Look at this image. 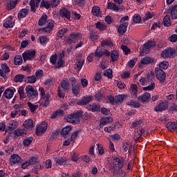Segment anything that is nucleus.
Here are the masks:
<instances>
[{"label":"nucleus","mask_w":177,"mask_h":177,"mask_svg":"<svg viewBox=\"0 0 177 177\" xmlns=\"http://www.w3.org/2000/svg\"><path fill=\"white\" fill-rule=\"evenodd\" d=\"M124 164H125V159L121 156H114L113 160L107 163V167L113 175H118V172L122 169Z\"/></svg>","instance_id":"obj_1"},{"label":"nucleus","mask_w":177,"mask_h":177,"mask_svg":"<svg viewBox=\"0 0 177 177\" xmlns=\"http://www.w3.org/2000/svg\"><path fill=\"white\" fill-rule=\"evenodd\" d=\"M40 95V106L41 107H48L50 104V93L44 87L39 88Z\"/></svg>","instance_id":"obj_2"},{"label":"nucleus","mask_w":177,"mask_h":177,"mask_svg":"<svg viewBox=\"0 0 177 177\" xmlns=\"http://www.w3.org/2000/svg\"><path fill=\"white\" fill-rule=\"evenodd\" d=\"M82 114H84L83 111H77L65 118V120L66 122H70L71 124H78L80 122V117L81 118H85Z\"/></svg>","instance_id":"obj_3"},{"label":"nucleus","mask_w":177,"mask_h":177,"mask_svg":"<svg viewBox=\"0 0 177 177\" xmlns=\"http://www.w3.org/2000/svg\"><path fill=\"white\" fill-rule=\"evenodd\" d=\"M69 81L72 86V93H73L75 96H78V95H80V92H81V84H80L75 77H73L69 78Z\"/></svg>","instance_id":"obj_4"},{"label":"nucleus","mask_w":177,"mask_h":177,"mask_svg":"<svg viewBox=\"0 0 177 177\" xmlns=\"http://www.w3.org/2000/svg\"><path fill=\"white\" fill-rule=\"evenodd\" d=\"M155 74L157 80H159L161 85H165L167 84V74H165L164 71L160 69L159 68H156Z\"/></svg>","instance_id":"obj_5"},{"label":"nucleus","mask_w":177,"mask_h":177,"mask_svg":"<svg viewBox=\"0 0 177 177\" xmlns=\"http://www.w3.org/2000/svg\"><path fill=\"white\" fill-rule=\"evenodd\" d=\"M25 91L29 100H32V99H35L38 96V91L31 85L26 86Z\"/></svg>","instance_id":"obj_6"},{"label":"nucleus","mask_w":177,"mask_h":177,"mask_svg":"<svg viewBox=\"0 0 177 177\" xmlns=\"http://www.w3.org/2000/svg\"><path fill=\"white\" fill-rule=\"evenodd\" d=\"M153 46H156V42L154 41H151L145 44L143 48H142L140 52V56H145V55H147Z\"/></svg>","instance_id":"obj_7"},{"label":"nucleus","mask_w":177,"mask_h":177,"mask_svg":"<svg viewBox=\"0 0 177 177\" xmlns=\"http://www.w3.org/2000/svg\"><path fill=\"white\" fill-rule=\"evenodd\" d=\"M82 36L80 33H72L69 35V37L66 39V42L71 45V44H75L78 41V39H81Z\"/></svg>","instance_id":"obj_8"},{"label":"nucleus","mask_w":177,"mask_h":177,"mask_svg":"<svg viewBox=\"0 0 177 177\" xmlns=\"http://www.w3.org/2000/svg\"><path fill=\"white\" fill-rule=\"evenodd\" d=\"M37 52L35 50H28L25 51L22 54V57L24 59V62H27V60H32L35 57V55Z\"/></svg>","instance_id":"obj_9"},{"label":"nucleus","mask_w":177,"mask_h":177,"mask_svg":"<svg viewBox=\"0 0 177 177\" xmlns=\"http://www.w3.org/2000/svg\"><path fill=\"white\" fill-rule=\"evenodd\" d=\"M176 53V50H175V48H168L162 52L161 56L164 59H168V57H172Z\"/></svg>","instance_id":"obj_10"},{"label":"nucleus","mask_w":177,"mask_h":177,"mask_svg":"<svg viewBox=\"0 0 177 177\" xmlns=\"http://www.w3.org/2000/svg\"><path fill=\"white\" fill-rule=\"evenodd\" d=\"M46 129H48V124L46 123V122H42L37 127L36 135L39 136L40 135H42V133H45V132H46Z\"/></svg>","instance_id":"obj_11"},{"label":"nucleus","mask_w":177,"mask_h":177,"mask_svg":"<svg viewBox=\"0 0 177 177\" xmlns=\"http://www.w3.org/2000/svg\"><path fill=\"white\" fill-rule=\"evenodd\" d=\"M47 22V26L41 28L40 31H43L44 32H46V34H52V31H53V28L55 27V21L48 20Z\"/></svg>","instance_id":"obj_12"},{"label":"nucleus","mask_w":177,"mask_h":177,"mask_svg":"<svg viewBox=\"0 0 177 177\" xmlns=\"http://www.w3.org/2000/svg\"><path fill=\"white\" fill-rule=\"evenodd\" d=\"M10 165H19L21 164V158L17 154H13L10 158Z\"/></svg>","instance_id":"obj_13"},{"label":"nucleus","mask_w":177,"mask_h":177,"mask_svg":"<svg viewBox=\"0 0 177 177\" xmlns=\"http://www.w3.org/2000/svg\"><path fill=\"white\" fill-rule=\"evenodd\" d=\"M93 99V97L89 95H86L84 97H82V100H79L77 103V104H78V106H85L89 103H91V102H92Z\"/></svg>","instance_id":"obj_14"},{"label":"nucleus","mask_w":177,"mask_h":177,"mask_svg":"<svg viewBox=\"0 0 177 177\" xmlns=\"http://www.w3.org/2000/svg\"><path fill=\"white\" fill-rule=\"evenodd\" d=\"M13 26H15V22L13 21V17L12 16L6 19L3 24V27L5 28H13Z\"/></svg>","instance_id":"obj_15"},{"label":"nucleus","mask_w":177,"mask_h":177,"mask_svg":"<svg viewBox=\"0 0 177 177\" xmlns=\"http://www.w3.org/2000/svg\"><path fill=\"white\" fill-rule=\"evenodd\" d=\"M59 16L63 19H67V20H71V12L70 10L62 8L59 10Z\"/></svg>","instance_id":"obj_16"},{"label":"nucleus","mask_w":177,"mask_h":177,"mask_svg":"<svg viewBox=\"0 0 177 177\" xmlns=\"http://www.w3.org/2000/svg\"><path fill=\"white\" fill-rule=\"evenodd\" d=\"M168 109V102H165L162 100H160L159 104L155 107V111H164Z\"/></svg>","instance_id":"obj_17"},{"label":"nucleus","mask_w":177,"mask_h":177,"mask_svg":"<svg viewBox=\"0 0 177 177\" xmlns=\"http://www.w3.org/2000/svg\"><path fill=\"white\" fill-rule=\"evenodd\" d=\"M107 9H109L110 10H113V12H122V9L117 6V5L113 2H109L107 3Z\"/></svg>","instance_id":"obj_18"},{"label":"nucleus","mask_w":177,"mask_h":177,"mask_svg":"<svg viewBox=\"0 0 177 177\" xmlns=\"http://www.w3.org/2000/svg\"><path fill=\"white\" fill-rule=\"evenodd\" d=\"M15 92H16V88H7L3 93V96L6 99H12L13 95H15Z\"/></svg>","instance_id":"obj_19"},{"label":"nucleus","mask_w":177,"mask_h":177,"mask_svg":"<svg viewBox=\"0 0 177 177\" xmlns=\"http://www.w3.org/2000/svg\"><path fill=\"white\" fill-rule=\"evenodd\" d=\"M41 0H30V6L32 12H37V8L39 6V2H41Z\"/></svg>","instance_id":"obj_20"},{"label":"nucleus","mask_w":177,"mask_h":177,"mask_svg":"<svg viewBox=\"0 0 177 177\" xmlns=\"http://www.w3.org/2000/svg\"><path fill=\"white\" fill-rule=\"evenodd\" d=\"M127 28H128V22L120 24L118 28V32L120 34V35H124V34L127 32Z\"/></svg>","instance_id":"obj_21"},{"label":"nucleus","mask_w":177,"mask_h":177,"mask_svg":"<svg viewBox=\"0 0 177 177\" xmlns=\"http://www.w3.org/2000/svg\"><path fill=\"white\" fill-rule=\"evenodd\" d=\"M139 99L142 103H147L150 102V100L151 99V95H150L149 93H145L140 95Z\"/></svg>","instance_id":"obj_22"},{"label":"nucleus","mask_w":177,"mask_h":177,"mask_svg":"<svg viewBox=\"0 0 177 177\" xmlns=\"http://www.w3.org/2000/svg\"><path fill=\"white\" fill-rule=\"evenodd\" d=\"M153 62H154V59L150 58V57H145L140 60L139 66L142 67L146 64H149V63H153Z\"/></svg>","instance_id":"obj_23"},{"label":"nucleus","mask_w":177,"mask_h":177,"mask_svg":"<svg viewBox=\"0 0 177 177\" xmlns=\"http://www.w3.org/2000/svg\"><path fill=\"white\" fill-rule=\"evenodd\" d=\"M102 48H113L114 46V44L111 41V39H104L101 42Z\"/></svg>","instance_id":"obj_24"},{"label":"nucleus","mask_w":177,"mask_h":177,"mask_svg":"<svg viewBox=\"0 0 177 177\" xmlns=\"http://www.w3.org/2000/svg\"><path fill=\"white\" fill-rule=\"evenodd\" d=\"M130 93L132 97H138V85L133 84H131Z\"/></svg>","instance_id":"obj_25"},{"label":"nucleus","mask_w":177,"mask_h":177,"mask_svg":"<svg viewBox=\"0 0 177 177\" xmlns=\"http://www.w3.org/2000/svg\"><path fill=\"white\" fill-rule=\"evenodd\" d=\"M110 122H113V118L110 117L102 118L100 121V127H104L107 125V124H110Z\"/></svg>","instance_id":"obj_26"},{"label":"nucleus","mask_w":177,"mask_h":177,"mask_svg":"<svg viewBox=\"0 0 177 177\" xmlns=\"http://www.w3.org/2000/svg\"><path fill=\"white\" fill-rule=\"evenodd\" d=\"M91 13L93 15V16H96L97 17H100L102 16L100 8L97 6H95L92 8Z\"/></svg>","instance_id":"obj_27"},{"label":"nucleus","mask_w":177,"mask_h":177,"mask_svg":"<svg viewBox=\"0 0 177 177\" xmlns=\"http://www.w3.org/2000/svg\"><path fill=\"white\" fill-rule=\"evenodd\" d=\"M24 127L26 129H31L34 128V121L31 119L26 120L24 122Z\"/></svg>","instance_id":"obj_28"},{"label":"nucleus","mask_w":177,"mask_h":177,"mask_svg":"<svg viewBox=\"0 0 177 177\" xmlns=\"http://www.w3.org/2000/svg\"><path fill=\"white\" fill-rule=\"evenodd\" d=\"M17 5V0L8 1L7 5H6L8 10H12V9H15Z\"/></svg>","instance_id":"obj_29"},{"label":"nucleus","mask_w":177,"mask_h":177,"mask_svg":"<svg viewBox=\"0 0 177 177\" xmlns=\"http://www.w3.org/2000/svg\"><path fill=\"white\" fill-rule=\"evenodd\" d=\"M65 112L62 109H57V111L53 112L50 118H57V117H61L62 115H64Z\"/></svg>","instance_id":"obj_30"},{"label":"nucleus","mask_w":177,"mask_h":177,"mask_svg":"<svg viewBox=\"0 0 177 177\" xmlns=\"http://www.w3.org/2000/svg\"><path fill=\"white\" fill-rule=\"evenodd\" d=\"M24 81L26 84H35L37 82V77L34 75L26 77Z\"/></svg>","instance_id":"obj_31"},{"label":"nucleus","mask_w":177,"mask_h":177,"mask_svg":"<svg viewBox=\"0 0 177 177\" xmlns=\"http://www.w3.org/2000/svg\"><path fill=\"white\" fill-rule=\"evenodd\" d=\"M127 97V95L124 94L116 95L115 96L116 104H121V103H122V102H124V100H125Z\"/></svg>","instance_id":"obj_32"},{"label":"nucleus","mask_w":177,"mask_h":177,"mask_svg":"<svg viewBox=\"0 0 177 177\" xmlns=\"http://www.w3.org/2000/svg\"><path fill=\"white\" fill-rule=\"evenodd\" d=\"M166 127L167 129L171 132L177 129V124L175 122H169Z\"/></svg>","instance_id":"obj_33"},{"label":"nucleus","mask_w":177,"mask_h":177,"mask_svg":"<svg viewBox=\"0 0 177 177\" xmlns=\"http://www.w3.org/2000/svg\"><path fill=\"white\" fill-rule=\"evenodd\" d=\"M73 130V127L71 126H66V127H64L62 129V131H61V135L62 136H67L70 132Z\"/></svg>","instance_id":"obj_34"},{"label":"nucleus","mask_w":177,"mask_h":177,"mask_svg":"<svg viewBox=\"0 0 177 177\" xmlns=\"http://www.w3.org/2000/svg\"><path fill=\"white\" fill-rule=\"evenodd\" d=\"M14 64L15 66H21V64H23V57L21 55H16L15 57Z\"/></svg>","instance_id":"obj_35"},{"label":"nucleus","mask_w":177,"mask_h":177,"mask_svg":"<svg viewBox=\"0 0 177 177\" xmlns=\"http://www.w3.org/2000/svg\"><path fill=\"white\" fill-rule=\"evenodd\" d=\"M87 109H88V110L90 111H100V106L96 104H90L87 106Z\"/></svg>","instance_id":"obj_36"},{"label":"nucleus","mask_w":177,"mask_h":177,"mask_svg":"<svg viewBox=\"0 0 177 177\" xmlns=\"http://www.w3.org/2000/svg\"><path fill=\"white\" fill-rule=\"evenodd\" d=\"M60 85L62 89H64V91H68V89H70V83L67 80H62L60 82Z\"/></svg>","instance_id":"obj_37"},{"label":"nucleus","mask_w":177,"mask_h":177,"mask_svg":"<svg viewBox=\"0 0 177 177\" xmlns=\"http://www.w3.org/2000/svg\"><path fill=\"white\" fill-rule=\"evenodd\" d=\"M46 21H48V15L43 14L41 17L39 19L38 25L42 26L44 24H46Z\"/></svg>","instance_id":"obj_38"},{"label":"nucleus","mask_w":177,"mask_h":177,"mask_svg":"<svg viewBox=\"0 0 177 177\" xmlns=\"http://www.w3.org/2000/svg\"><path fill=\"white\" fill-rule=\"evenodd\" d=\"M17 128V122L15 120H11L8 123V129L9 131H15Z\"/></svg>","instance_id":"obj_39"},{"label":"nucleus","mask_w":177,"mask_h":177,"mask_svg":"<svg viewBox=\"0 0 177 177\" xmlns=\"http://www.w3.org/2000/svg\"><path fill=\"white\" fill-rule=\"evenodd\" d=\"M122 145H123L122 146L123 150L126 152L128 151V153L131 154V147H132V145H131L128 141H124L122 143Z\"/></svg>","instance_id":"obj_40"},{"label":"nucleus","mask_w":177,"mask_h":177,"mask_svg":"<svg viewBox=\"0 0 177 177\" xmlns=\"http://www.w3.org/2000/svg\"><path fill=\"white\" fill-rule=\"evenodd\" d=\"M28 106L29 107L30 112L34 114L37 110H38V104H34L30 102H27Z\"/></svg>","instance_id":"obj_41"},{"label":"nucleus","mask_w":177,"mask_h":177,"mask_svg":"<svg viewBox=\"0 0 177 177\" xmlns=\"http://www.w3.org/2000/svg\"><path fill=\"white\" fill-rule=\"evenodd\" d=\"M67 31H68V28H62L59 30L57 34V39H62Z\"/></svg>","instance_id":"obj_42"},{"label":"nucleus","mask_w":177,"mask_h":177,"mask_svg":"<svg viewBox=\"0 0 177 177\" xmlns=\"http://www.w3.org/2000/svg\"><path fill=\"white\" fill-rule=\"evenodd\" d=\"M171 16L172 20H176L177 19V5L171 8Z\"/></svg>","instance_id":"obj_43"},{"label":"nucleus","mask_w":177,"mask_h":177,"mask_svg":"<svg viewBox=\"0 0 177 177\" xmlns=\"http://www.w3.org/2000/svg\"><path fill=\"white\" fill-rule=\"evenodd\" d=\"M27 15H28V10L26 8H23L19 12L18 17L19 19H24V17H26Z\"/></svg>","instance_id":"obj_44"},{"label":"nucleus","mask_w":177,"mask_h":177,"mask_svg":"<svg viewBox=\"0 0 177 177\" xmlns=\"http://www.w3.org/2000/svg\"><path fill=\"white\" fill-rule=\"evenodd\" d=\"M111 62L112 63H114L115 62L118 61V52L117 50H113L111 53Z\"/></svg>","instance_id":"obj_45"},{"label":"nucleus","mask_w":177,"mask_h":177,"mask_svg":"<svg viewBox=\"0 0 177 177\" xmlns=\"http://www.w3.org/2000/svg\"><path fill=\"white\" fill-rule=\"evenodd\" d=\"M95 28H97V30H100V31H104V30H107V26L102 22L98 21L95 24Z\"/></svg>","instance_id":"obj_46"},{"label":"nucleus","mask_w":177,"mask_h":177,"mask_svg":"<svg viewBox=\"0 0 177 177\" xmlns=\"http://www.w3.org/2000/svg\"><path fill=\"white\" fill-rule=\"evenodd\" d=\"M24 80H26V76L24 75H17L15 77H14V81L15 82H23V81H24Z\"/></svg>","instance_id":"obj_47"},{"label":"nucleus","mask_w":177,"mask_h":177,"mask_svg":"<svg viewBox=\"0 0 177 177\" xmlns=\"http://www.w3.org/2000/svg\"><path fill=\"white\" fill-rule=\"evenodd\" d=\"M169 66V63L167 61H163L159 64L158 68H160V70H167Z\"/></svg>","instance_id":"obj_48"},{"label":"nucleus","mask_w":177,"mask_h":177,"mask_svg":"<svg viewBox=\"0 0 177 177\" xmlns=\"http://www.w3.org/2000/svg\"><path fill=\"white\" fill-rule=\"evenodd\" d=\"M67 159L66 158H59L57 159L56 164L57 167H62V165H66Z\"/></svg>","instance_id":"obj_49"},{"label":"nucleus","mask_w":177,"mask_h":177,"mask_svg":"<svg viewBox=\"0 0 177 177\" xmlns=\"http://www.w3.org/2000/svg\"><path fill=\"white\" fill-rule=\"evenodd\" d=\"M82 66H84V59H78L75 64V68L81 70V68H82Z\"/></svg>","instance_id":"obj_50"},{"label":"nucleus","mask_w":177,"mask_h":177,"mask_svg":"<svg viewBox=\"0 0 177 177\" xmlns=\"http://www.w3.org/2000/svg\"><path fill=\"white\" fill-rule=\"evenodd\" d=\"M163 24L165 27H170L171 26V17L169 15H166L163 19Z\"/></svg>","instance_id":"obj_51"},{"label":"nucleus","mask_w":177,"mask_h":177,"mask_svg":"<svg viewBox=\"0 0 177 177\" xmlns=\"http://www.w3.org/2000/svg\"><path fill=\"white\" fill-rule=\"evenodd\" d=\"M16 136H24L27 131L24 129H19L15 131Z\"/></svg>","instance_id":"obj_52"},{"label":"nucleus","mask_w":177,"mask_h":177,"mask_svg":"<svg viewBox=\"0 0 177 177\" xmlns=\"http://www.w3.org/2000/svg\"><path fill=\"white\" fill-rule=\"evenodd\" d=\"M142 124H143L142 120H136L135 122H132L131 127L132 128H139L142 127Z\"/></svg>","instance_id":"obj_53"},{"label":"nucleus","mask_w":177,"mask_h":177,"mask_svg":"<svg viewBox=\"0 0 177 177\" xmlns=\"http://www.w3.org/2000/svg\"><path fill=\"white\" fill-rule=\"evenodd\" d=\"M153 17H154V12L147 11L145 12V16L143 18V21H146L147 20H150V19H153Z\"/></svg>","instance_id":"obj_54"},{"label":"nucleus","mask_w":177,"mask_h":177,"mask_svg":"<svg viewBox=\"0 0 177 177\" xmlns=\"http://www.w3.org/2000/svg\"><path fill=\"white\" fill-rule=\"evenodd\" d=\"M94 56L95 57H102V56H103V49L100 47L97 48Z\"/></svg>","instance_id":"obj_55"},{"label":"nucleus","mask_w":177,"mask_h":177,"mask_svg":"<svg viewBox=\"0 0 177 177\" xmlns=\"http://www.w3.org/2000/svg\"><path fill=\"white\" fill-rule=\"evenodd\" d=\"M51 4L50 2L48 1H46V0H42L41 2V8H45L46 9H49V8H50Z\"/></svg>","instance_id":"obj_56"},{"label":"nucleus","mask_w":177,"mask_h":177,"mask_svg":"<svg viewBox=\"0 0 177 177\" xmlns=\"http://www.w3.org/2000/svg\"><path fill=\"white\" fill-rule=\"evenodd\" d=\"M18 93L20 99H24L26 97V93H24V87L20 86L18 89Z\"/></svg>","instance_id":"obj_57"},{"label":"nucleus","mask_w":177,"mask_h":177,"mask_svg":"<svg viewBox=\"0 0 177 177\" xmlns=\"http://www.w3.org/2000/svg\"><path fill=\"white\" fill-rule=\"evenodd\" d=\"M65 62H64L63 59H62V58H58L57 60V64H55V68H60V67H62L63 66H64Z\"/></svg>","instance_id":"obj_58"},{"label":"nucleus","mask_w":177,"mask_h":177,"mask_svg":"<svg viewBox=\"0 0 177 177\" xmlns=\"http://www.w3.org/2000/svg\"><path fill=\"white\" fill-rule=\"evenodd\" d=\"M33 140L34 139L32 138V137H29V138L25 139L23 142L24 146H25V147H28V146H30V143H32Z\"/></svg>","instance_id":"obj_59"},{"label":"nucleus","mask_w":177,"mask_h":177,"mask_svg":"<svg viewBox=\"0 0 177 177\" xmlns=\"http://www.w3.org/2000/svg\"><path fill=\"white\" fill-rule=\"evenodd\" d=\"M104 75L107 78H113V71L111 69H106L104 71Z\"/></svg>","instance_id":"obj_60"},{"label":"nucleus","mask_w":177,"mask_h":177,"mask_svg":"<svg viewBox=\"0 0 177 177\" xmlns=\"http://www.w3.org/2000/svg\"><path fill=\"white\" fill-rule=\"evenodd\" d=\"M156 88V84H154V82L151 81V84L148 86L144 87L143 91H153Z\"/></svg>","instance_id":"obj_61"},{"label":"nucleus","mask_w":177,"mask_h":177,"mask_svg":"<svg viewBox=\"0 0 177 177\" xmlns=\"http://www.w3.org/2000/svg\"><path fill=\"white\" fill-rule=\"evenodd\" d=\"M168 40L169 42L172 44H175L177 42V34H173L170 37H169Z\"/></svg>","instance_id":"obj_62"},{"label":"nucleus","mask_w":177,"mask_h":177,"mask_svg":"<svg viewBox=\"0 0 177 177\" xmlns=\"http://www.w3.org/2000/svg\"><path fill=\"white\" fill-rule=\"evenodd\" d=\"M40 44L41 45H45L46 43L49 42V39L46 36H42L39 38Z\"/></svg>","instance_id":"obj_63"},{"label":"nucleus","mask_w":177,"mask_h":177,"mask_svg":"<svg viewBox=\"0 0 177 177\" xmlns=\"http://www.w3.org/2000/svg\"><path fill=\"white\" fill-rule=\"evenodd\" d=\"M36 77V80L37 78V79H40V78H42V77H44V71L39 69V70H37L35 73V75Z\"/></svg>","instance_id":"obj_64"}]
</instances>
